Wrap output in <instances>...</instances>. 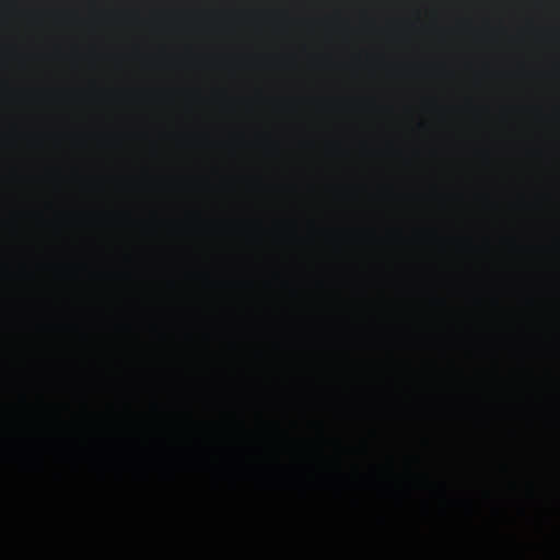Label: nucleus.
Listing matches in <instances>:
<instances>
[{
  "instance_id": "obj_3",
  "label": "nucleus",
  "mask_w": 560,
  "mask_h": 560,
  "mask_svg": "<svg viewBox=\"0 0 560 560\" xmlns=\"http://www.w3.org/2000/svg\"><path fill=\"white\" fill-rule=\"evenodd\" d=\"M192 217H199V213L194 212V213H192Z\"/></svg>"
},
{
  "instance_id": "obj_1",
  "label": "nucleus",
  "mask_w": 560,
  "mask_h": 560,
  "mask_svg": "<svg viewBox=\"0 0 560 560\" xmlns=\"http://www.w3.org/2000/svg\"><path fill=\"white\" fill-rule=\"evenodd\" d=\"M85 215V210L78 202H73L72 205L60 209L55 213V217L58 221L67 224L79 223L84 220Z\"/></svg>"
},
{
  "instance_id": "obj_2",
  "label": "nucleus",
  "mask_w": 560,
  "mask_h": 560,
  "mask_svg": "<svg viewBox=\"0 0 560 560\" xmlns=\"http://www.w3.org/2000/svg\"><path fill=\"white\" fill-rule=\"evenodd\" d=\"M104 191H100V206L97 210V222L101 226V229L104 226L105 223V208H104V200H103Z\"/></svg>"
}]
</instances>
